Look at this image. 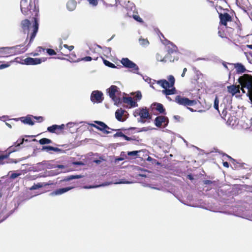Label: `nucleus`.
<instances>
[{"label":"nucleus","instance_id":"42","mask_svg":"<svg viewBox=\"0 0 252 252\" xmlns=\"http://www.w3.org/2000/svg\"><path fill=\"white\" fill-rule=\"evenodd\" d=\"M33 119L38 121L39 122H42L44 121V119L42 116H33L32 117Z\"/></svg>","mask_w":252,"mask_h":252},{"label":"nucleus","instance_id":"44","mask_svg":"<svg viewBox=\"0 0 252 252\" xmlns=\"http://www.w3.org/2000/svg\"><path fill=\"white\" fill-rule=\"evenodd\" d=\"M142 77H143V79L145 80V82L148 83L149 84H150L151 83V82H152V79L151 78H150V77H148V76H144L143 75H142L141 74H140Z\"/></svg>","mask_w":252,"mask_h":252},{"label":"nucleus","instance_id":"12","mask_svg":"<svg viewBox=\"0 0 252 252\" xmlns=\"http://www.w3.org/2000/svg\"><path fill=\"white\" fill-rule=\"evenodd\" d=\"M103 94L99 91H94L92 93L91 100L92 102H101L103 100Z\"/></svg>","mask_w":252,"mask_h":252},{"label":"nucleus","instance_id":"51","mask_svg":"<svg viewBox=\"0 0 252 252\" xmlns=\"http://www.w3.org/2000/svg\"><path fill=\"white\" fill-rule=\"evenodd\" d=\"M63 47L67 49H68V50L69 51H71V50H72L73 49H74V46H72V45H71V46H68L67 45V44H64L63 45Z\"/></svg>","mask_w":252,"mask_h":252},{"label":"nucleus","instance_id":"55","mask_svg":"<svg viewBox=\"0 0 252 252\" xmlns=\"http://www.w3.org/2000/svg\"><path fill=\"white\" fill-rule=\"evenodd\" d=\"M218 34H219V36L221 38L225 37L224 33L223 32H221V31H219L218 32Z\"/></svg>","mask_w":252,"mask_h":252},{"label":"nucleus","instance_id":"21","mask_svg":"<svg viewBox=\"0 0 252 252\" xmlns=\"http://www.w3.org/2000/svg\"><path fill=\"white\" fill-rule=\"evenodd\" d=\"M176 89L174 87V86L170 88L166 89L165 90H163L162 91V94L165 95L166 96H168L171 94H176Z\"/></svg>","mask_w":252,"mask_h":252},{"label":"nucleus","instance_id":"10","mask_svg":"<svg viewBox=\"0 0 252 252\" xmlns=\"http://www.w3.org/2000/svg\"><path fill=\"white\" fill-rule=\"evenodd\" d=\"M169 123V120L167 117L159 116L156 118L154 123L157 127H160L163 124L164 128L167 126Z\"/></svg>","mask_w":252,"mask_h":252},{"label":"nucleus","instance_id":"24","mask_svg":"<svg viewBox=\"0 0 252 252\" xmlns=\"http://www.w3.org/2000/svg\"><path fill=\"white\" fill-rule=\"evenodd\" d=\"M76 6V2L74 0H70L67 2L66 4L67 8L69 11L74 10L75 9Z\"/></svg>","mask_w":252,"mask_h":252},{"label":"nucleus","instance_id":"54","mask_svg":"<svg viewBox=\"0 0 252 252\" xmlns=\"http://www.w3.org/2000/svg\"><path fill=\"white\" fill-rule=\"evenodd\" d=\"M10 65L9 63L2 64L0 65V69H2L8 67Z\"/></svg>","mask_w":252,"mask_h":252},{"label":"nucleus","instance_id":"57","mask_svg":"<svg viewBox=\"0 0 252 252\" xmlns=\"http://www.w3.org/2000/svg\"><path fill=\"white\" fill-rule=\"evenodd\" d=\"M123 138L127 141H130L132 140V138L131 137H128L125 134H124V136H123Z\"/></svg>","mask_w":252,"mask_h":252},{"label":"nucleus","instance_id":"29","mask_svg":"<svg viewBox=\"0 0 252 252\" xmlns=\"http://www.w3.org/2000/svg\"><path fill=\"white\" fill-rule=\"evenodd\" d=\"M39 143L41 145L48 144L51 143L52 140L46 138H43L39 140Z\"/></svg>","mask_w":252,"mask_h":252},{"label":"nucleus","instance_id":"58","mask_svg":"<svg viewBox=\"0 0 252 252\" xmlns=\"http://www.w3.org/2000/svg\"><path fill=\"white\" fill-rule=\"evenodd\" d=\"M147 187H149V188H151V189H157V190H160V188L153 187V186H152V185H147Z\"/></svg>","mask_w":252,"mask_h":252},{"label":"nucleus","instance_id":"32","mask_svg":"<svg viewBox=\"0 0 252 252\" xmlns=\"http://www.w3.org/2000/svg\"><path fill=\"white\" fill-rule=\"evenodd\" d=\"M128 14H129V16L130 17L132 16L133 17V18L134 20H135L136 21H137V22L141 23H143V20L138 15H136V14H133L132 15H131L130 14V13H128Z\"/></svg>","mask_w":252,"mask_h":252},{"label":"nucleus","instance_id":"52","mask_svg":"<svg viewBox=\"0 0 252 252\" xmlns=\"http://www.w3.org/2000/svg\"><path fill=\"white\" fill-rule=\"evenodd\" d=\"M9 156L7 153H6V154L4 155L0 156V162H1L2 160L4 159L7 158Z\"/></svg>","mask_w":252,"mask_h":252},{"label":"nucleus","instance_id":"20","mask_svg":"<svg viewBox=\"0 0 252 252\" xmlns=\"http://www.w3.org/2000/svg\"><path fill=\"white\" fill-rule=\"evenodd\" d=\"M156 59L158 61L162 62H166L167 60H169L170 62H174L175 60V59L172 60L171 58H169L168 55H166L163 58L162 56L158 53L156 55Z\"/></svg>","mask_w":252,"mask_h":252},{"label":"nucleus","instance_id":"6","mask_svg":"<svg viewBox=\"0 0 252 252\" xmlns=\"http://www.w3.org/2000/svg\"><path fill=\"white\" fill-rule=\"evenodd\" d=\"M121 63L127 68L132 69V72L134 73L140 74L138 72L139 69L138 65L127 58H123L121 60Z\"/></svg>","mask_w":252,"mask_h":252},{"label":"nucleus","instance_id":"7","mask_svg":"<svg viewBox=\"0 0 252 252\" xmlns=\"http://www.w3.org/2000/svg\"><path fill=\"white\" fill-rule=\"evenodd\" d=\"M167 79L168 81L166 79L158 80L157 83L160 85L164 90L173 87L175 82L174 77L170 75L167 77Z\"/></svg>","mask_w":252,"mask_h":252},{"label":"nucleus","instance_id":"50","mask_svg":"<svg viewBox=\"0 0 252 252\" xmlns=\"http://www.w3.org/2000/svg\"><path fill=\"white\" fill-rule=\"evenodd\" d=\"M20 175V174L13 173L10 175V177L11 179H14L18 177Z\"/></svg>","mask_w":252,"mask_h":252},{"label":"nucleus","instance_id":"1","mask_svg":"<svg viewBox=\"0 0 252 252\" xmlns=\"http://www.w3.org/2000/svg\"><path fill=\"white\" fill-rule=\"evenodd\" d=\"M238 81L239 83L240 90L242 91L243 93H246L245 88L248 90L246 95L252 103V76L244 74L239 78Z\"/></svg>","mask_w":252,"mask_h":252},{"label":"nucleus","instance_id":"37","mask_svg":"<svg viewBox=\"0 0 252 252\" xmlns=\"http://www.w3.org/2000/svg\"><path fill=\"white\" fill-rule=\"evenodd\" d=\"M43 187V185L41 183H38L37 184H34L31 188V190L37 189Z\"/></svg>","mask_w":252,"mask_h":252},{"label":"nucleus","instance_id":"39","mask_svg":"<svg viewBox=\"0 0 252 252\" xmlns=\"http://www.w3.org/2000/svg\"><path fill=\"white\" fill-rule=\"evenodd\" d=\"M135 95L134 96V98L138 100H140L142 98V94L140 91H137L135 93Z\"/></svg>","mask_w":252,"mask_h":252},{"label":"nucleus","instance_id":"56","mask_svg":"<svg viewBox=\"0 0 252 252\" xmlns=\"http://www.w3.org/2000/svg\"><path fill=\"white\" fill-rule=\"evenodd\" d=\"M111 49L110 47H105L104 51L106 53L109 54L111 52Z\"/></svg>","mask_w":252,"mask_h":252},{"label":"nucleus","instance_id":"9","mask_svg":"<svg viewBox=\"0 0 252 252\" xmlns=\"http://www.w3.org/2000/svg\"><path fill=\"white\" fill-rule=\"evenodd\" d=\"M175 101L180 105L184 106H193L196 104L195 100H189V98L180 95H177L175 97Z\"/></svg>","mask_w":252,"mask_h":252},{"label":"nucleus","instance_id":"14","mask_svg":"<svg viewBox=\"0 0 252 252\" xmlns=\"http://www.w3.org/2000/svg\"><path fill=\"white\" fill-rule=\"evenodd\" d=\"M219 17L220 19V23L224 26H226L227 22L230 21L231 20V16L227 13H224V14L220 13Z\"/></svg>","mask_w":252,"mask_h":252},{"label":"nucleus","instance_id":"41","mask_svg":"<svg viewBox=\"0 0 252 252\" xmlns=\"http://www.w3.org/2000/svg\"><path fill=\"white\" fill-rule=\"evenodd\" d=\"M52 151L56 152L61 153H65L64 150L59 149L58 148L54 147H52Z\"/></svg>","mask_w":252,"mask_h":252},{"label":"nucleus","instance_id":"53","mask_svg":"<svg viewBox=\"0 0 252 252\" xmlns=\"http://www.w3.org/2000/svg\"><path fill=\"white\" fill-rule=\"evenodd\" d=\"M226 115H227V110L225 109H223L222 111L221 116L222 118H225L226 117Z\"/></svg>","mask_w":252,"mask_h":252},{"label":"nucleus","instance_id":"47","mask_svg":"<svg viewBox=\"0 0 252 252\" xmlns=\"http://www.w3.org/2000/svg\"><path fill=\"white\" fill-rule=\"evenodd\" d=\"M154 129V128H152V127H142L139 130V132H142V131H147L149 130H151V129Z\"/></svg>","mask_w":252,"mask_h":252},{"label":"nucleus","instance_id":"60","mask_svg":"<svg viewBox=\"0 0 252 252\" xmlns=\"http://www.w3.org/2000/svg\"><path fill=\"white\" fill-rule=\"evenodd\" d=\"M73 164L74 165H83V163L81 161H76L73 162Z\"/></svg>","mask_w":252,"mask_h":252},{"label":"nucleus","instance_id":"23","mask_svg":"<svg viewBox=\"0 0 252 252\" xmlns=\"http://www.w3.org/2000/svg\"><path fill=\"white\" fill-rule=\"evenodd\" d=\"M234 67L236 69L237 72L239 74L244 73L246 71L245 67L242 63H235L234 64Z\"/></svg>","mask_w":252,"mask_h":252},{"label":"nucleus","instance_id":"59","mask_svg":"<svg viewBox=\"0 0 252 252\" xmlns=\"http://www.w3.org/2000/svg\"><path fill=\"white\" fill-rule=\"evenodd\" d=\"M157 81H156V80H153V82H151V83H150V87H151V88H152L153 89H155V88H154V87L153 85L155 84V82H156V83H157Z\"/></svg>","mask_w":252,"mask_h":252},{"label":"nucleus","instance_id":"62","mask_svg":"<svg viewBox=\"0 0 252 252\" xmlns=\"http://www.w3.org/2000/svg\"><path fill=\"white\" fill-rule=\"evenodd\" d=\"M187 70V68H184V69H183V73H182V75H181V76H182V77H184L185 76V73H186V72Z\"/></svg>","mask_w":252,"mask_h":252},{"label":"nucleus","instance_id":"33","mask_svg":"<svg viewBox=\"0 0 252 252\" xmlns=\"http://www.w3.org/2000/svg\"><path fill=\"white\" fill-rule=\"evenodd\" d=\"M219 100L218 97L217 96H216V97L214 100V107L216 110L218 111L220 113V111L219 110Z\"/></svg>","mask_w":252,"mask_h":252},{"label":"nucleus","instance_id":"63","mask_svg":"<svg viewBox=\"0 0 252 252\" xmlns=\"http://www.w3.org/2000/svg\"><path fill=\"white\" fill-rule=\"evenodd\" d=\"M137 176H139V177H147L146 175L145 174H143V173H139V174H137Z\"/></svg>","mask_w":252,"mask_h":252},{"label":"nucleus","instance_id":"43","mask_svg":"<svg viewBox=\"0 0 252 252\" xmlns=\"http://www.w3.org/2000/svg\"><path fill=\"white\" fill-rule=\"evenodd\" d=\"M203 183L204 185H211V184L216 185L215 181H212L208 180L203 181Z\"/></svg>","mask_w":252,"mask_h":252},{"label":"nucleus","instance_id":"61","mask_svg":"<svg viewBox=\"0 0 252 252\" xmlns=\"http://www.w3.org/2000/svg\"><path fill=\"white\" fill-rule=\"evenodd\" d=\"M223 165L224 167L228 168L229 167V163L228 162L225 161L223 162Z\"/></svg>","mask_w":252,"mask_h":252},{"label":"nucleus","instance_id":"34","mask_svg":"<svg viewBox=\"0 0 252 252\" xmlns=\"http://www.w3.org/2000/svg\"><path fill=\"white\" fill-rule=\"evenodd\" d=\"M20 46H23V45H16L15 46H13V47H6L2 48V49L5 50L6 54H9V53L7 51H8L10 50H13L14 49H16V48H17V47H20Z\"/></svg>","mask_w":252,"mask_h":252},{"label":"nucleus","instance_id":"40","mask_svg":"<svg viewBox=\"0 0 252 252\" xmlns=\"http://www.w3.org/2000/svg\"><path fill=\"white\" fill-rule=\"evenodd\" d=\"M46 52L50 56L56 55V52L52 49H47Z\"/></svg>","mask_w":252,"mask_h":252},{"label":"nucleus","instance_id":"28","mask_svg":"<svg viewBox=\"0 0 252 252\" xmlns=\"http://www.w3.org/2000/svg\"><path fill=\"white\" fill-rule=\"evenodd\" d=\"M82 177V176L81 175H70L65 177L64 181H69L73 179H79Z\"/></svg>","mask_w":252,"mask_h":252},{"label":"nucleus","instance_id":"36","mask_svg":"<svg viewBox=\"0 0 252 252\" xmlns=\"http://www.w3.org/2000/svg\"><path fill=\"white\" fill-rule=\"evenodd\" d=\"M89 4L93 6L96 7L98 4V0H87Z\"/></svg>","mask_w":252,"mask_h":252},{"label":"nucleus","instance_id":"8","mask_svg":"<svg viewBox=\"0 0 252 252\" xmlns=\"http://www.w3.org/2000/svg\"><path fill=\"white\" fill-rule=\"evenodd\" d=\"M94 123L97 124L96 125L94 124H89L91 126L94 127L97 129L98 130L102 131L105 134H109L110 132H108L107 129H111L113 131H116L117 129H112L110 128L108 126H107L104 123L101 122L95 121H94Z\"/></svg>","mask_w":252,"mask_h":252},{"label":"nucleus","instance_id":"38","mask_svg":"<svg viewBox=\"0 0 252 252\" xmlns=\"http://www.w3.org/2000/svg\"><path fill=\"white\" fill-rule=\"evenodd\" d=\"M52 146H43L41 149L42 151H45L47 152L50 153V151H52Z\"/></svg>","mask_w":252,"mask_h":252},{"label":"nucleus","instance_id":"3","mask_svg":"<svg viewBox=\"0 0 252 252\" xmlns=\"http://www.w3.org/2000/svg\"><path fill=\"white\" fill-rule=\"evenodd\" d=\"M135 117H139L137 121L138 123L144 124L146 122H150L152 119V115L146 107H141L136 109L133 112Z\"/></svg>","mask_w":252,"mask_h":252},{"label":"nucleus","instance_id":"19","mask_svg":"<svg viewBox=\"0 0 252 252\" xmlns=\"http://www.w3.org/2000/svg\"><path fill=\"white\" fill-rule=\"evenodd\" d=\"M72 188H73L72 187H65V188H61V189L56 190L55 191L52 192V194H54V195H60V194H63V193L69 191Z\"/></svg>","mask_w":252,"mask_h":252},{"label":"nucleus","instance_id":"13","mask_svg":"<svg viewBox=\"0 0 252 252\" xmlns=\"http://www.w3.org/2000/svg\"><path fill=\"white\" fill-rule=\"evenodd\" d=\"M163 43L166 45L168 46V54L167 55H169V58H170V54H173L174 53H176L177 48V47L174 45L170 41L167 40V39H165L164 42H163Z\"/></svg>","mask_w":252,"mask_h":252},{"label":"nucleus","instance_id":"4","mask_svg":"<svg viewBox=\"0 0 252 252\" xmlns=\"http://www.w3.org/2000/svg\"><path fill=\"white\" fill-rule=\"evenodd\" d=\"M107 93L115 105H118L122 103L121 99L118 96L121 94V92L117 86L112 85L107 90Z\"/></svg>","mask_w":252,"mask_h":252},{"label":"nucleus","instance_id":"5","mask_svg":"<svg viewBox=\"0 0 252 252\" xmlns=\"http://www.w3.org/2000/svg\"><path fill=\"white\" fill-rule=\"evenodd\" d=\"M35 0H21L20 2L21 10L22 13L28 15L31 10L35 7Z\"/></svg>","mask_w":252,"mask_h":252},{"label":"nucleus","instance_id":"48","mask_svg":"<svg viewBox=\"0 0 252 252\" xmlns=\"http://www.w3.org/2000/svg\"><path fill=\"white\" fill-rule=\"evenodd\" d=\"M123 136H124V134L122 133V132H117L114 135V137H123Z\"/></svg>","mask_w":252,"mask_h":252},{"label":"nucleus","instance_id":"17","mask_svg":"<svg viewBox=\"0 0 252 252\" xmlns=\"http://www.w3.org/2000/svg\"><path fill=\"white\" fill-rule=\"evenodd\" d=\"M123 102L130 106L131 107H135L138 106L137 102L131 97H123Z\"/></svg>","mask_w":252,"mask_h":252},{"label":"nucleus","instance_id":"35","mask_svg":"<svg viewBox=\"0 0 252 252\" xmlns=\"http://www.w3.org/2000/svg\"><path fill=\"white\" fill-rule=\"evenodd\" d=\"M57 125H53L47 127V130L51 133H55L57 130Z\"/></svg>","mask_w":252,"mask_h":252},{"label":"nucleus","instance_id":"45","mask_svg":"<svg viewBox=\"0 0 252 252\" xmlns=\"http://www.w3.org/2000/svg\"><path fill=\"white\" fill-rule=\"evenodd\" d=\"M78 124L74 122H69L66 124V127L67 128H71L73 127L75 125H77Z\"/></svg>","mask_w":252,"mask_h":252},{"label":"nucleus","instance_id":"64","mask_svg":"<svg viewBox=\"0 0 252 252\" xmlns=\"http://www.w3.org/2000/svg\"><path fill=\"white\" fill-rule=\"evenodd\" d=\"M174 119L178 121H179V119H180V117L178 115H175L173 117Z\"/></svg>","mask_w":252,"mask_h":252},{"label":"nucleus","instance_id":"16","mask_svg":"<svg viewBox=\"0 0 252 252\" xmlns=\"http://www.w3.org/2000/svg\"><path fill=\"white\" fill-rule=\"evenodd\" d=\"M25 64L27 65H35L40 64L41 63V60L39 58H27L24 60Z\"/></svg>","mask_w":252,"mask_h":252},{"label":"nucleus","instance_id":"22","mask_svg":"<svg viewBox=\"0 0 252 252\" xmlns=\"http://www.w3.org/2000/svg\"><path fill=\"white\" fill-rule=\"evenodd\" d=\"M125 110L122 109H118L115 112V117L118 121L120 122H124L125 119H123L122 117L124 114Z\"/></svg>","mask_w":252,"mask_h":252},{"label":"nucleus","instance_id":"11","mask_svg":"<svg viewBox=\"0 0 252 252\" xmlns=\"http://www.w3.org/2000/svg\"><path fill=\"white\" fill-rule=\"evenodd\" d=\"M24 140L25 139L24 138L18 140L14 143V145L10 146L5 151L6 153L9 156L11 153L18 151L19 149L20 146L23 144Z\"/></svg>","mask_w":252,"mask_h":252},{"label":"nucleus","instance_id":"27","mask_svg":"<svg viewBox=\"0 0 252 252\" xmlns=\"http://www.w3.org/2000/svg\"><path fill=\"white\" fill-rule=\"evenodd\" d=\"M103 4L106 6H112L116 2V0H101Z\"/></svg>","mask_w":252,"mask_h":252},{"label":"nucleus","instance_id":"26","mask_svg":"<svg viewBox=\"0 0 252 252\" xmlns=\"http://www.w3.org/2000/svg\"><path fill=\"white\" fill-rule=\"evenodd\" d=\"M139 42L142 47H146L149 45V42L147 38L140 37L139 39Z\"/></svg>","mask_w":252,"mask_h":252},{"label":"nucleus","instance_id":"2","mask_svg":"<svg viewBox=\"0 0 252 252\" xmlns=\"http://www.w3.org/2000/svg\"><path fill=\"white\" fill-rule=\"evenodd\" d=\"M22 29L23 31V32L25 33H27V38L28 37V34L30 31V29L32 28V32L31 35L30 40L29 44L28 46L32 42V40L36 36V34L38 30V23L37 20L34 18V23L32 25V27H31V23L30 21L28 19H25L22 21L21 23Z\"/></svg>","mask_w":252,"mask_h":252},{"label":"nucleus","instance_id":"15","mask_svg":"<svg viewBox=\"0 0 252 252\" xmlns=\"http://www.w3.org/2000/svg\"><path fill=\"white\" fill-rule=\"evenodd\" d=\"M227 91L232 95L240 93V85H230L227 87Z\"/></svg>","mask_w":252,"mask_h":252},{"label":"nucleus","instance_id":"31","mask_svg":"<svg viewBox=\"0 0 252 252\" xmlns=\"http://www.w3.org/2000/svg\"><path fill=\"white\" fill-rule=\"evenodd\" d=\"M103 63L106 66H108L109 67L113 68L117 67L114 64L106 60H103Z\"/></svg>","mask_w":252,"mask_h":252},{"label":"nucleus","instance_id":"30","mask_svg":"<svg viewBox=\"0 0 252 252\" xmlns=\"http://www.w3.org/2000/svg\"><path fill=\"white\" fill-rule=\"evenodd\" d=\"M133 183V182L132 181H126L125 179H119L118 181H116L115 183H114V184H130Z\"/></svg>","mask_w":252,"mask_h":252},{"label":"nucleus","instance_id":"46","mask_svg":"<svg viewBox=\"0 0 252 252\" xmlns=\"http://www.w3.org/2000/svg\"><path fill=\"white\" fill-rule=\"evenodd\" d=\"M138 153V151H133L128 152L127 153V155H128V156H135L137 155Z\"/></svg>","mask_w":252,"mask_h":252},{"label":"nucleus","instance_id":"18","mask_svg":"<svg viewBox=\"0 0 252 252\" xmlns=\"http://www.w3.org/2000/svg\"><path fill=\"white\" fill-rule=\"evenodd\" d=\"M32 115H29L26 117H21L20 119L23 123L30 126H33L34 124V123L32 121Z\"/></svg>","mask_w":252,"mask_h":252},{"label":"nucleus","instance_id":"25","mask_svg":"<svg viewBox=\"0 0 252 252\" xmlns=\"http://www.w3.org/2000/svg\"><path fill=\"white\" fill-rule=\"evenodd\" d=\"M153 105L155 106L156 109L160 113H163L165 112V109L162 104L159 103H155Z\"/></svg>","mask_w":252,"mask_h":252},{"label":"nucleus","instance_id":"49","mask_svg":"<svg viewBox=\"0 0 252 252\" xmlns=\"http://www.w3.org/2000/svg\"><path fill=\"white\" fill-rule=\"evenodd\" d=\"M81 60L84 61L85 62H89V61H91L92 60V57H91L90 56H87V57L82 58Z\"/></svg>","mask_w":252,"mask_h":252}]
</instances>
